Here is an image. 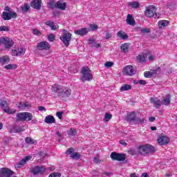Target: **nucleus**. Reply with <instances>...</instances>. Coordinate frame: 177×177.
<instances>
[{"label": "nucleus", "instance_id": "obj_1", "mask_svg": "<svg viewBox=\"0 0 177 177\" xmlns=\"http://www.w3.org/2000/svg\"><path fill=\"white\" fill-rule=\"evenodd\" d=\"M51 91L54 93H57L59 97H68L71 95V88L59 84H54L51 87Z\"/></svg>", "mask_w": 177, "mask_h": 177}, {"label": "nucleus", "instance_id": "obj_2", "mask_svg": "<svg viewBox=\"0 0 177 177\" xmlns=\"http://www.w3.org/2000/svg\"><path fill=\"white\" fill-rule=\"evenodd\" d=\"M150 102L152 103L153 106H155L156 109H158L160 107L161 104H165V106H168L171 103V95H167L162 101L160 100L158 97H151Z\"/></svg>", "mask_w": 177, "mask_h": 177}, {"label": "nucleus", "instance_id": "obj_3", "mask_svg": "<svg viewBox=\"0 0 177 177\" xmlns=\"http://www.w3.org/2000/svg\"><path fill=\"white\" fill-rule=\"evenodd\" d=\"M145 15L147 17H154V19H158L160 17L157 15V8L154 6L147 7Z\"/></svg>", "mask_w": 177, "mask_h": 177}, {"label": "nucleus", "instance_id": "obj_4", "mask_svg": "<svg viewBox=\"0 0 177 177\" xmlns=\"http://www.w3.org/2000/svg\"><path fill=\"white\" fill-rule=\"evenodd\" d=\"M82 76L80 77L81 81H91L93 79V75L88 67H83L82 69Z\"/></svg>", "mask_w": 177, "mask_h": 177}, {"label": "nucleus", "instance_id": "obj_5", "mask_svg": "<svg viewBox=\"0 0 177 177\" xmlns=\"http://www.w3.org/2000/svg\"><path fill=\"white\" fill-rule=\"evenodd\" d=\"M154 147L151 145H145L138 147V151L143 156L154 152Z\"/></svg>", "mask_w": 177, "mask_h": 177}, {"label": "nucleus", "instance_id": "obj_6", "mask_svg": "<svg viewBox=\"0 0 177 177\" xmlns=\"http://www.w3.org/2000/svg\"><path fill=\"white\" fill-rule=\"evenodd\" d=\"M0 106L6 114H16V109L8 107L7 101L1 100Z\"/></svg>", "mask_w": 177, "mask_h": 177}, {"label": "nucleus", "instance_id": "obj_7", "mask_svg": "<svg viewBox=\"0 0 177 177\" xmlns=\"http://www.w3.org/2000/svg\"><path fill=\"white\" fill-rule=\"evenodd\" d=\"M64 35L59 38L65 46H68L70 45V41H71V35L66 30L63 29L62 31Z\"/></svg>", "mask_w": 177, "mask_h": 177}, {"label": "nucleus", "instance_id": "obj_8", "mask_svg": "<svg viewBox=\"0 0 177 177\" xmlns=\"http://www.w3.org/2000/svg\"><path fill=\"white\" fill-rule=\"evenodd\" d=\"M19 121H31L32 120V113L30 112H23L17 114Z\"/></svg>", "mask_w": 177, "mask_h": 177}, {"label": "nucleus", "instance_id": "obj_9", "mask_svg": "<svg viewBox=\"0 0 177 177\" xmlns=\"http://www.w3.org/2000/svg\"><path fill=\"white\" fill-rule=\"evenodd\" d=\"M122 73L124 75H129L131 77V75L136 74V68L131 65H127L123 68Z\"/></svg>", "mask_w": 177, "mask_h": 177}, {"label": "nucleus", "instance_id": "obj_10", "mask_svg": "<svg viewBox=\"0 0 177 177\" xmlns=\"http://www.w3.org/2000/svg\"><path fill=\"white\" fill-rule=\"evenodd\" d=\"M1 44L4 46L5 49H10L15 41L9 37H1Z\"/></svg>", "mask_w": 177, "mask_h": 177}, {"label": "nucleus", "instance_id": "obj_11", "mask_svg": "<svg viewBox=\"0 0 177 177\" xmlns=\"http://www.w3.org/2000/svg\"><path fill=\"white\" fill-rule=\"evenodd\" d=\"M12 56H23L26 53V48L19 46L15 47L12 51Z\"/></svg>", "mask_w": 177, "mask_h": 177}, {"label": "nucleus", "instance_id": "obj_12", "mask_svg": "<svg viewBox=\"0 0 177 177\" xmlns=\"http://www.w3.org/2000/svg\"><path fill=\"white\" fill-rule=\"evenodd\" d=\"M111 158L116 161H125L127 156L124 153H118L115 152H113L111 154Z\"/></svg>", "mask_w": 177, "mask_h": 177}, {"label": "nucleus", "instance_id": "obj_13", "mask_svg": "<svg viewBox=\"0 0 177 177\" xmlns=\"http://www.w3.org/2000/svg\"><path fill=\"white\" fill-rule=\"evenodd\" d=\"M2 17L3 20H10V19L17 17V14L15 11L3 12Z\"/></svg>", "mask_w": 177, "mask_h": 177}, {"label": "nucleus", "instance_id": "obj_14", "mask_svg": "<svg viewBox=\"0 0 177 177\" xmlns=\"http://www.w3.org/2000/svg\"><path fill=\"white\" fill-rule=\"evenodd\" d=\"M37 48L39 50H48L50 49V44L48 41H41L37 44Z\"/></svg>", "mask_w": 177, "mask_h": 177}, {"label": "nucleus", "instance_id": "obj_15", "mask_svg": "<svg viewBox=\"0 0 177 177\" xmlns=\"http://www.w3.org/2000/svg\"><path fill=\"white\" fill-rule=\"evenodd\" d=\"M66 154L71 155V158H73V160H78L81 157L80 153L74 152V149L73 148H69L66 151Z\"/></svg>", "mask_w": 177, "mask_h": 177}, {"label": "nucleus", "instance_id": "obj_16", "mask_svg": "<svg viewBox=\"0 0 177 177\" xmlns=\"http://www.w3.org/2000/svg\"><path fill=\"white\" fill-rule=\"evenodd\" d=\"M46 169L44 166H35L32 169V172L34 175H38V174H44Z\"/></svg>", "mask_w": 177, "mask_h": 177}, {"label": "nucleus", "instance_id": "obj_17", "mask_svg": "<svg viewBox=\"0 0 177 177\" xmlns=\"http://www.w3.org/2000/svg\"><path fill=\"white\" fill-rule=\"evenodd\" d=\"M13 174V171L6 167L0 169V176L9 177Z\"/></svg>", "mask_w": 177, "mask_h": 177}, {"label": "nucleus", "instance_id": "obj_18", "mask_svg": "<svg viewBox=\"0 0 177 177\" xmlns=\"http://www.w3.org/2000/svg\"><path fill=\"white\" fill-rule=\"evenodd\" d=\"M158 142L161 146H165V145H168L169 143V138L167 136H161L158 138Z\"/></svg>", "mask_w": 177, "mask_h": 177}, {"label": "nucleus", "instance_id": "obj_19", "mask_svg": "<svg viewBox=\"0 0 177 177\" xmlns=\"http://www.w3.org/2000/svg\"><path fill=\"white\" fill-rule=\"evenodd\" d=\"M31 158H32V156H26L24 159H22L21 161H19V162L18 164L16 165V167L21 168V167H23V165L27 164V162H28V161H30V160H31Z\"/></svg>", "mask_w": 177, "mask_h": 177}, {"label": "nucleus", "instance_id": "obj_20", "mask_svg": "<svg viewBox=\"0 0 177 177\" xmlns=\"http://www.w3.org/2000/svg\"><path fill=\"white\" fill-rule=\"evenodd\" d=\"M160 71L161 69L160 68H157L156 70L145 72L144 73V77H145V78H151V77H154V75L157 74L158 71L160 72Z\"/></svg>", "mask_w": 177, "mask_h": 177}, {"label": "nucleus", "instance_id": "obj_21", "mask_svg": "<svg viewBox=\"0 0 177 177\" xmlns=\"http://www.w3.org/2000/svg\"><path fill=\"white\" fill-rule=\"evenodd\" d=\"M56 8L60 10H66V8H67V3L63 1H58L56 2Z\"/></svg>", "mask_w": 177, "mask_h": 177}, {"label": "nucleus", "instance_id": "obj_22", "mask_svg": "<svg viewBox=\"0 0 177 177\" xmlns=\"http://www.w3.org/2000/svg\"><path fill=\"white\" fill-rule=\"evenodd\" d=\"M41 3L42 1L41 0H32L30 6L33 8V9H41Z\"/></svg>", "mask_w": 177, "mask_h": 177}, {"label": "nucleus", "instance_id": "obj_23", "mask_svg": "<svg viewBox=\"0 0 177 177\" xmlns=\"http://www.w3.org/2000/svg\"><path fill=\"white\" fill-rule=\"evenodd\" d=\"M9 62H10L9 55H3L0 57V64H1V66H5V64H9Z\"/></svg>", "mask_w": 177, "mask_h": 177}, {"label": "nucleus", "instance_id": "obj_24", "mask_svg": "<svg viewBox=\"0 0 177 177\" xmlns=\"http://www.w3.org/2000/svg\"><path fill=\"white\" fill-rule=\"evenodd\" d=\"M89 32V29L86 28H81L80 30H75V34L77 35H86Z\"/></svg>", "mask_w": 177, "mask_h": 177}, {"label": "nucleus", "instance_id": "obj_25", "mask_svg": "<svg viewBox=\"0 0 177 177\" xmlns=\"http://www.w3.org/2000/svg\"><path fill=\"white\" fill-rule=\"evenodd\" d=\"M116 35L120 39H128V35L124 30H119Z\"/></svg>", "mask_w": 177, "mask_h": 177}, {"label": "nucleus", "instance_id": "obj_26", "mask_svg": "<svg viewBox=\"0 0 177 177\" xmlns=\"http://www.w3.org/2000/svg\"><path fill=\"white\" fill-rule=\"evenodd\" d=\"M45 122L46 124H55V122H56V120L53 115H48L45 118Z\"/></svg>", "mask_w": 177, "mask_h": 177}, {"label": "nucleus", "instance_id": "obj_27", "mask_svg": "<svg viewBox=\"0 0 177 177\" xmlns=\"http://www.w3.org/2000/svg\"><path fill=\"white\" fill-rule=\"evenodd\" d=\"M126 21L129 26H135V19H133V17L131 14L127 15Z\"/></svg>", "mask_w": 177, "mask_h": 177}, {"label": "nucleus", "instance_id": "obj_28", "mask_svg": "<svg viewBox=\"0 0 177 177\" xmlns=\"http://www.w3.org/2000/svg\"><path fill=\"white\" fill-rule=\"evenodd\" d=\"M46 26L50 27L51 30H56L59 28V25L55 22H52L50 21H48L46 22Z\"/></svg>", "mask_w": 177, "mask_h": 177}, {"label": "nucleus", "instance_id": "obj_29", "mask_svg": "<svg viewBox=\"0 0 177 177\" xmlns=\"http://www.w3.org/2000/svg\"><path fill=\"white\" fill-rule=\"evenodd\" d=\"M26 107H31V104L28 102H20L18 104V109H19L20 110H24V109H26Z\"/></svg>", "mask_w": 177, "mask_h": 177}, {"label": "nucleus", "instance_id": "obj_30", "mask_svg": "<svg viewBox=\"0 0 177 177\" xmlns=\"http://www.w3.org/2000/svg\"><path fill=\"white\" fill-rule=\"evenodd\" d=\"M127 120L129 121H133V122H136V113L135 112H131L127 116Z\"/></svg>", "mask_w": 177, "mask_h": 177}, {"label": "nucleus", "instance_id": "obj_31", "mask_svg": "<svg viewBox=\"0 0 177 177\" xmlns=\"http://www.w3.org/2000/svg\"><path fill=\"white\" fill-rule=\"evenodd\" d=\"M159 28H164V27H167L168 24H169V21L167 20H160L158 22Z\"/></svg>", "mask_w": 177, "mask_h": 177}, {"label": "nucleus", "instance_id": "obj_32", "mask_svg": "<svg viewBox=\"0 0 177 177\" xmlns=\"http://www.w3.org/2000/svg\"><path fill=\"white\" fill-rule=\"evenodd\" d=\"M129 44L128 43H124L121 46H120V49L122 50V52H123L124 53H127V52H128L129 49Z\"/></svg>", "mask_w": 177, "mask_h": 177}, {"label": "nucleus", "instance_id": "obj_33", "mask_svg": "<svg viewBox=\"0 0 177 177\" xmlns=\"http://www.w3.org/2000/svg\"><path fill=\"white\" fill-rule=\"evenodd\" d=\"M146 57H147V55L145 54H140L137 57V59L138 62L143 63L144 62H146Z\"/></svg>", "mask_w": 177, "mask_h": 177}, {"label": "nucleus", "instance_id": "obj_34", "mask_svg": "<svg viewBox=\"0 0 177 177\" xmlns=\"http://www.w3.org/2000/svg\"><path fill=\"white\" fill-rule=\"evenodd\" d=\"M26 143H28V145H35L37 143V140L31 138V137H27L25 139Z\"/></svg>", "mask_w": 177, "mask_h": 177}, {"label": "nucleus", "instance_id": "obj_35", "mask_svg": "<svg viewBox=\"0 0 177 177\" xmlns=\"http://www.w3.org/2000/svg\"><path fill=\"white\" fill-rule=\"evenodd\" d=\"M129 6H131V8H133L134 9H138L139 6H140V4L138 1H131L129 3Z\"/></svg>", "mask_w": 177, "mask_h": 177}, {"label": "nucleus", "instance_id": "obj_36", "mask_svg": "<svg viewBox=\"0 0 177 177\" xmlns=\"http://www.w3.org/2000/svg\"><path fill=\"white\" fill-rule=\"evenodd\" d=\"M24 131V127H21L19 129L17 127H14L11 129V132L13 133H19V132H23Z\"/></svg>", "mask_w": 177, "mask_h": 177}, {"label": "nucleus", "instance_id": "obj_37", "mask_svg": "<svg viewBox=\"0 0 177 177\" xmlns=\"http://www.w3.org/2000/svg\"><path fill=\"white\" fill-rule=\"evenodd\" d=\"M4 68H6V70H16V68H17V65L15 64H8L4 66Z\"/></svg>", "mask_w": 177, "mask_h": 177}, {"label": "nucleus", "instance_id": "obj_38", "mask_svg": "<svg viewBox=\"0 0 177 177\" xmlns=\"http://www.w3.org/2000/svg\"><path fill=\"white\" fill-rule=\"evenodd\" d=\"M132 89V86L129 84H124L120 88L121 92H124L125 91H129Z\"/></svg>", "mask_w": 177, "mask_h": 177}, {"label": "nucleus", "instance_id": "obj_39", "mask_svg": "<svg viewBox=\"0 0 177 177\" xmlns=\"http://www.w3.org/2000/svg\"><path fill=\"white\" fill-rule=\"evenodd\" d=\"M111 118H113V115L110 114L109 113H105L104 118V121L105 122H109V120H111Z\"/></svg>", "mask_w": 177, "mask_h": 177}, {"label": "nucleus", "instance_id": "obj_40", "mask_svg": "<svg viewBox=\"0 0 177 177\" xmlns=\"http://www.w3.org/2000/svg\"><path fill=\"white\" fill-rule=\"evenodd\" d=\"M67 133L69 136H74L77 134V130L75 129H71L68 131Z\"/></svg>", "mask_w": 177, "mask_h": 177}, {"label": "nucleus", "instance_id": "obj_41", "mask_svg": "<svg viewBox=\"0 0 177 177\" xmlns=\"http://www.w3.org/2000/svg\"><path fill=\"white\" fill-rule=\"evenodd\" d=\"M88 28L91 31H96V30L98 28V26L96 24H91L89 25Z\"/></svg>", "mask_w": 177, "mask_h": 177}, {"label": "nucleus", "instance_id": "obj_42", "mask_svg": "<svg viewBox=\"0 0 177 177\" xmlns=\"http://www.w3.org/2000/svg\"><path fill=\"white\" fill-rule=\"evenodd\" d=\"M129 154H131V156H136L138 154V152L136 151V149L135 148H131L128 151Z\"/></svg>", "mask_w": 177, "mask_h": 177}, {"label": "nucleus", "instance_id": "obj_43", "mask_svg": "<svg viewBox=\"0 0 177 177\" xmlns=\"http://www.w3.org/2000/svg\"><path fill=\"white\" fill-rule=\"evenodd\" d=\"M48 6L50 9H55V8H56V3L53 1H50Z\"/></svg>", "mask_w": 177, "mask_h": 177}, {"label": "nucleus", "instance_id": "obj_44", "mask_svg": "<svg viewBox=\"0 0 177 177\" xmlns=\"http://www.w3.org/2000/svg\"><path fill=\"white\" fill-rule=\"evenodd\" d=\"M30 9V5L28 4H24V6H22L21 7V10L24 11V12H28Z\"/></svg>", "mask_w": 177, "mask_h": 177}, {"label": "nucleus", "instance_id": "obj_45", "mask_svg": "<svg viewBox=\"0 0 177 177\" xmlns=\"http://www.w3.org/2000/svg\"><path fill=\"white\" fill-rule=\"evenodd\" d=\"M114 63L111 62H107L104 64V67H106V68H110V67H113Z\"/></svg>", "mask_w": 177, "mask_h": 177}, {"label": "nucleus", "instance_id": "obj_46", "mask_svg": "<svg viewBox=\"0 0 177 177\" xmlns=\"http://www.w3.org/2000/svg\"><path fill=\"white\" fill-rule=\"evenodd\" d=\"M55 37L53 34H50L48 37V39L50 42H53V41H55Z\"/></svg>", "mask_w": 177, "mask_h": 177}, {"label": "nucleus", "instance_id": "obj_47", "mask_svg": "<svg viewBox=\"0 0 177 177\" xmlns=\"http://www.w3.org/2000/svg\"><path fill=\"white\" fill-rule=\"evenodd\" d=\"M62 174L60 173H52L49 175L48 177H60Z\"/></svg>", "mask_w": 177, "mask_h": 177}, {"label": "nucleus", "instance_id": "obj_48", "mask_svg": "<svg viewBox=\"0 0 177 177\" xmlns=\"http://www.w3.org/2000/svg\"><path fill=\"white\" fill-rule=\"evenodd\" d=\"M145 122V118H137L136 120V124H143Z\"/></svg>", "mask_w": 177, "mask_h": 177}, {"label": "nucleus", "instance_id": "obj_49", "mask_svg": "<svg viewBox=\"0 0 177 177\" xmlns=\"http://www.w3.org/2000/svg\"><path fill=\"white\" fill-rule=\"evenodd\" d=\"M140 32H142V34H147L150 32V29L149 28H142L140 30Z\"/></svg>", "mask_w": 177, "mask_h": 177}, {"label": "nucleus", "instance_id": "obj_50", "mask_svg": "<svg viewBox=\"0 0 177 177\" xmlns=\"http://www.w3.org/2000/svg\"><path fill=\"white\" fill-rule=\"evenodd\" d=\"M0 31H9V28H8V26H0Z\"/></svg>", "mask_w": 177, "mask_h": 177}, {"label": "nucleus", "instance_id": "obj_51", "mask_svg": "<svg viewBox=\"0 0 177 177\" xmlns=\"http://www.w3.org/2000/svg\"><path fill=\"white\" fill-rule=\"evenodd\" d=\"M32 32L34 35H41V32L38 29H33Z\"/></svg>", "mask_w": 177, "mask_h": 177}, {"label": "nucleus", "instance_id": "obj_52", "mask_svg": "<svg viewBox=\"0 0 177 177\" xmlns=\"http://www.w3.org/2000/svg\"><path fill=\"white\" fill-rule=\"evenodd\" d=\"M95 43V40L93 37H91L88 39V44H91V45H94Z\"/></svg>", "mask_w": 177, "mask_h": 177}, {"label": "nucleus", "instance_id": "obj_53", "mask_svg": "<svg viewBox=\"0 0 177 177\" xmlns=\"http://www.w3.org/2000/svg\"><path fill=\"white\" fill-rule=\"evenodd\" d=\"M112 35L111 33L109 32H106V35H105V38L106 39H110V38H111Z\"/></svg>", "mask_w": 177, "mask_h": 177}, {"label": "nucleus", "instance_id": "obj_54", "mask_svg": "<svg viewBox=\"0 0 177 177\" xmlns=\"http://www.w3.org/2000/svg\"><path fill=\"white\" fill-rule=\"evenodd\" d=\"M56 115L58 117V118L61 119L62 116L63 115V112H57Z\"/></svg>", "mask_w": 177, "mask_h": 177}, {"label": "nucleus", "instance_id": "obj_55", "mask_svg": "<svg viewBox=\"0 0 177 177\" xmlns=\"http://www.w3.org/2000/svg\"><path fill=\"white\" fill-rule=\"evenodd\" d=\"M39 111H46V109L44 106H38Z\"/></svg>", "mask_w": 177, "mask_h": 177}, {"label": "nucleus", "instance_id": "obj_56", "mask_svg": "<svg viewBox=\"0 0 177 177\" xmlns=\"http://www.w3.org/2000/svg\"><path fill=\"white\" fill-rule=\"evenodd\" d=\"M138 84H140V85H146V84H147V82H146V81H145V80H139Z\"/></svg>", "mask_w": 177, "mask_h": 177}, {"label": "nucleus", "instance_id": "obj_57", "mask_svg": "<svg viewBox=\"0 0 177 177\" xmlns=\"http://www.w3.org/2000/svg\"><path fill=\"white\" fill-rule=\"evenodd\" d=\"M4 140H5V142H6V145H8V143H9V142L10 141V138H9V137H6V138H4Z\"/></svg>", "mask_w": 177, "mask_h": 177}, {"label": "nucleus", "instance_id": "obj_58", "mask_svg": "<svg viewBox=\"0 0 177 177\" xmlns=\"http://www.w3.org/2000/svg\"><path fill=\"white\" fill-rule=\"evenodd\" d=\"M120 145H122V146H127V142L124 140H120Z\"/></svg>", "mask_w": 177, "mask_h": 177}, {"label": "nucleus", "instance_id": "obj_59", "mask_svg": "<svg viewBox=\"0 0 177 177\" xmlns=\"http://www.w3.org/2000/svg\"><path fill=\"white\" fill-rule=\"evenodd\" d=\"M149 60L150 62H153V60H154V55H150V56L149 57Z\"/></svg>", "mask_w": 177, "mask_h": 177}, {"label": "nucleus", "instance_id": "obj_60", "mask_svg": "<svg viewBox=\"0 0 177 177\" xmlns=\"http://www.w3.org/2000/svg\"><path fill=\"white\" fill-rule=\"evenodd\" d=\"M149 121H150L151 122H154V121H156V118H154V117H150V118H149Z\"/></svg>", "mask_w": 177, "mask_h": 177}, {"label": "nucleus", "instance_id": "obj_61", "mask_svg": "<svg viewBox=\"0 0 177 177\" xmlns=\"http://www.w3.org/2000/svg\"><path fill=\"white\" fill-rule=\"evenodd\" d=\"M93 46H95V48H100V44L99 43H95L93 44Z\"/></svg>", "mask_w": 177, "mask_h": 177}, {"label": "nucleus", "instance_id": "obj_62", "mask_svg": "<svg viewBox=\"0 0 177 177\" xmlns=\"http://www.w3.org/2000/svg\"><path fill=\"white\" fill-rule=\"evenodd\" d=\"M4 10H6V12H10V8H9L8 6H6V7H5V8H4Z\"/></svg>", "mask_w": 177, "mask_h": 177}, {"label": "nucleus", "instance_id": "obj_63", "mask_svg": "<svg viewBox=\"0 0 177 177\" xmlns=\"http://www.w3.org/2000/svg\"><path fill=\"white\" fill-rule=\"evenodd\" d=\"M93 161H94V162L97 163V162H99V159L97 158H94Z\"/></svg>", "mask_w": 177, "mask_h": 177}, {"label": "nucleus", "instance_id": "obj_64", "mask_svg": "<svg viewBox=\"0 0 177 177\" xmlns=\"http://www.w3.org/2000/svg\"><path fill=\"white\" fill-rule=\"evenodd\" d=\"M141 177H147V173H143Z\"/></svg>", "mask_w": 177, "mask_h": 177}]
</instances>
